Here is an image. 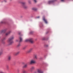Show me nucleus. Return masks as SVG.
<instances>
[{
  "mask_svg": "<svg viewBox=\"0 0 73 73\" xmlns=\"http://www.w3.org/2000/svg\"><path fill=\"white\" fill-rule=\"evenodd\" d=\"M16 41L17 42V41H19V40H16Z\"/></svg>",
  "mask_w": 73,
  "mask_h": 73,
  "instance_id": "obj_29",
  "label": "nucleus"
},
{
  "mask_svg": "<svg viewBox=\"0 0 73 73\" xmlns=\"http://www.w3.org/2000/svg\"><path fill=\"white\" fill-rule=\"evenodd\" d=\"M6 31H7L6 30H2V31H1V33H4Z\"/></svg>",
  "mask_w": 73,
  "mask_h": 73,
  "instance_id": "obj_12",
  "label": "nucleus"
},
{
  "mask_svg": "<svg viewBox=\"0 0 73 73\" xmlns=\"http://www.w3.org/2000/svg\"><path fill=\"white\" fill-rule=\"evenodd\" d=\"M34 0L35 3H36V2H37V1L36 0Z\"/></svg>",
  "mask_w": 73,
  "mask_h": 73,
  "instance_id": "obj_27",
  "label": "nucleus"
},
{
  "mask_svg": "<svg viewBox=\"0 0 73 73\" xmlns=\"http://www.w3.org/2000/svg\"><path fill=\"white\" fill-rule=\"evenodd\" d=\"M6 39V38H3V39H2V40H3V41H4V40H5Z\"/></svg>",
  "mask_w": 73,
  "mask_h": 73,
  "instance_id": "obj_22",
  "label": "nucleus"
},
{
  "mask_svg": "<svg viewBox=\"0 0 73 73\" xmlns=\"http://www.w3.org/2000/svg\"><path fill=\"white\" fill-rule=\"evenodd\" d=\"M28 66V65L27 64H25L23 66V68H26Z\"/></svg>",
  "mask_w": 73,
  "mask_h": 73,
  "instance_id": "obj_7",
  "label": "nucleus"
},
{
  "mask_svg": "<svg viewBox=\"0 0 73 73\" xmlns=\"http://www.w3.org/2000/svg\"><path fill=\"white\" fill-rule=\"evenodd\" d=\"M6 68L7 70L9 69V66L7 65L6 66Z\"/></svg>",
  "mask_w": 73,
  "mask_h": 73,
  "instance_id": "obj_15",
  "label": "nucleus"
},
{
  "mask_svg": "<svg viewBox=\"0 0 73 73\" xmlns=\"http://www.w3.org/2000/svg\"><path fill=\"white\" fill-rule=\"evenodd\" d=\"M25 41H29V42H31V44H33V43H34V41H33V39L32 38L27 39L25 40Z\"/></svg>",
  "mask_w": 73,
  "mask_h": 73,
  "instance_id": "obj_2",
  "label": "nucleus"
},
{
  "mask_svg": "<svg viewBox=\"0 0 73 73\" xmlns=\"http://www.w3.org/2000/svg\"><path fill=\"white\" fill-rule=\"evenodd\" d=\"M19 53H20V52H17L15 54V55H17V54H19Z\"/></svg>",
  "mask_w": 73,
  "mask_h": 73,
  "instance_id": "obj_18",
  "label": "nucleus"
},
{
  "mask_svg": "<svg viewBox=\"0 0 73 73\" xmlns=\"http://www.w3.org/2000/svg\"><path fill=\"white\" fill-rule=\"evenodd\" d=\"M5 1V2H6V1Z\"/></svg>",
  "mask_w": 73,
  "mask_h": 73,
  "instance_id": "obj_33",
  "label": "nucleus"
},
{
  "mask_svg": "<svg viewBox=\"0 0 73 73\" xmlns=\"http://www.w3.org/2000/svg\"><path fill=\"white\" fill-rule=\"evenodd\" d=\"M66 0H61V1H65Z\"/></svg>",
  "mask_w": 73,
  "mask_h": 73,
  "instance_id": "obj_24",
  "label": "nucleus"
},
{
  "mask_svg": "<svg viewBox=\"0 0 73 73\" xmlns=\"http://www.w3.org/2000/svg\"><path fill=\"white\" fill-rule=\"evenodd\" d=\"M43 21H44L45 22V23L46 24H47L48 23V22L47 21V20H46V19H45L44 17H43Z\"/></svg>",
  "mask_w": 73,
  "mask_h": 73,
  "instance_id": "obj_5",
  "label": "nucleus"
},
{
  "mask_svg": "<svg viewBox=\"0 0 73 73\" xmlns=\"http://www.w3.org/2000/svg\"><path fill=\"white\" fill-rule=\"evenodd\" d=\"M48 46L47 45V46Z\"/></svg>",
  "mask_w": 73,
  "mask_h": 73,
  "instance_id": "obj_34",
  "label": "nucleus"
},
{
  "mask_svg": "<svg viewBox=\"0 0 73 73\" xmlns=\"http://www.w3.org/2000/svg\"><path fill=\"white\" fill-rule=\"evenodd\" d=\"M32 10L34 11H36L37 10V9L35 8H32Z\"/></svg>",
  "mask_w": 73,
  "mask_h": 73,
  "instance_id": "obj_16",
  "label": "nucleus"
},
{
  "mask_svg": "<svg viewBox=\"0 0 73 73\" xmlns=\"http://www.w3.org/2000/svg\"><path fill=\"white\" fill-rule=\"evenodd\" d=\"M56 0H54V1H48V3L49 4H51V3H52L53 2V1H56Z\"/></svg>",
  "mask_w": 73,
  "mask_h": 73,
  "instance_id": "obj_8",
  "label": "nucleus"
},
{
  "mask_svg": "<svg viewBox=\"0 0 73 73\" xmlns=\"http://www.w3.org/2000/svg\"><path fill=\"white\" fill-rule=\"evenodd\" d=\"M19 40H20L19 42H22V41H23V38H22L21 37H20Z\"/></svg>",
  "mask_w": 73,
  "mask_h": 73,
  "instance_id": "obj_10",
  "label": "nucleus"
},
{
  "mask_svg": "<svg viewBox=\"0 0 73 73\" xmlns=\"http://www.w3.org/2000/svg\"><path fill=\"white\" fill-rule=\"evenodd\" d=\"M23 73H26V71L24 70L23 71Z\"/></svg>",
  "mask_w": 73,
  "mask_h": 73,
  "instance_id": "obj_20",
  "label": "nucleus"
},
{
  "mask_svg": "<svg viewBox=\"0 0 73 73\" xmlns=\"http://www.w3.org/2000/svg\"><path fill=\"white\" fill-rule=\"evenodd\" d=\"M21 45L19 43L18 45L17 46L18 47H19Z\"/></svg>",
  "mask_w": 73,
  "mask_h": 73,
  "instance_id": "obj_23",
  "label": "nucleus"
},
{
  "mask_svg": "<svg viewBox=\"0 0 73 73\" xmlns=\"http://www.w3.org/2000/svg\"><path fill=\"white\" fill-rule=\"evenodd\" d=\"M14 39V36H12L9 38L8 40V42L9 45H12L13 43V40Z\"/></svg>",
  "mask_w": 73,
  "mask_h": 73,
  "instance_id": "obj_1",
  "label": "nucleus"
},
{
  "mask_svg": "<svg viewBox=\"0 0 73 73\" xmlns=\"http://www.w3.org/2000/svg\"><path fill=\"white\" fill-rule=\"evenodd\" d=\"M11 56H9L8 57V60H9V61H10V60H11Z\"/></svg>",
  "mask_w": 73,
  "mask_h": 73,
  "instance_id": "obj_13",
  "label": "nucleus"
},
{
  "mask_svg": "<svg viewBox=\"0 0 73 73\" xmlns=\"http://www.w3.org/2000/svg\"><path fill=\"white\" fill-rule=\"evenodd\" d=\"M3 51H0V55H1L2 54Z\"/></svg>",
  "mask_w": 73,
  "mask_h": 73,
  "instance_id": "obj_21",
  "label": "nucleus"
},
{
  "mask_svg": "<svg viewBox=\"0 0 73 73\" xmlns=\"http://www.w3.org/2000/svg\"><path fill=\"white\" fill-rule=\"evenodd\" d=\"M38 72L39 73H43L41 71L40 69H38Z\"/></svg>",
  "mask_w": 73,
  "mask_h": 73,
  "instance_id": "obj_9",
  "label": "nucleus"
},
{
  "mask_svg": "<svg viewBox=\"0 0 73 73\" xmlns=\"http://www.w3.org/2000/svg\"><path fill=\"white\" fill-rule=\"evenodd\" d=\"M36 63V61L33 60H31L30 62V64L31 65H32V64H35Z\"/></svg>",
  "mask_w": 73,
  "mask_h": 73,
  "instance_id": "obj_3",
  "label": "nucleus"
},
{
  "mask_svg": "<svg viewBox=\"0 0 73 73\" xmlns=\"http://www.w3.org/2000/svg\"><path fill=\"white\" fill-rule=\"evenodd\" d=\"M2 43L3 44H5V42L4 40H2Z\"/></svg>",
  "mask_w": 73,
  "mask_h": 73,
  "instance_id": "obj_14",
  "label": "nucleus"
},
{
  "mask_svg": "<svg viewBox=\"0 0 73 73\" xmlns=\"http://www.w3.org/2000/svg\"><path fill=\"white\" fill-rule=\"evenodd\" d=\"M19 35H21V32H19Z\"/></svg>",
  "mask_w": 73,
  "mask_h": 73,
  "instance_id": "obj_28",
  "label": "nucleus"
},
{
  "mask_svg": "<svg viewBox=\"0 0 73 73\" xmlns=\"http://www.w3.org/2000/svg\"><path fill=\"white\" fill-rule=\"evenodd\" d=\"M37 18H40V17H38Z\"/></svg>",
  "mask_w": 73,
  "mask_h": 73,
  "instance_id": "obj_30",
  "label": "nucleus"
},
{
  "mask_svg": "<svg viewBox=\"0 0 73 73\" xmlns=\"http://www.w3.org/2000/svg\"><path fill=\"white\" fill-rule=\"evenodd\" d=\"M1 24H3V23H4V22H3V21H1Z\"/></svg>",
  "mask_w": 73,
  "mask_h": 73,
  "instance_id": "obj_26",
  "label": "nucleus"
},
{
  "mask_svg": "<svg viewBox=\"0 0 73 73\" xmlns=\"http://www.w3.org/2000/svg\"><path fill=\"white\" fill-rule=\"evenodd\" d=\"M22 3L23 5V7H24V8L26 9L27 8V7L25 5V2H22Z\"/></svg>",
  "mask_w": 73,
  "mask_h": 73,
  "instance_id": "obj_4",
  "label": "nucleus"
},
{
  "mask_svg": "<svg viewBox=\"0 0 73 73\" xmlns=\"http://www.w3.org/2000/svg\"><path fill=\"white\" fill-rule=\"evenodd\" d=\"M11 31H10L9 32H7V33H6L5 35V36H8V35H9V34H10V33H11Z\"/></svg>",
  "mask_w": 73,
  "mask_h": 73,
  "instance_id": "obj_6",
  "label": "nucleus"
},
{
  "mask_svg": "<svg viewBox=\"0 0 73 73\" xmlns=\"http://www.w3.org/2000/svg\"><path fill=\"white\" fill-rule=\"evenodd\" d=\"M32 50H33V49L32 48L30 49L29 51H28V52L30 53V52H31L32 51Z\"/></svg>",
  "mask_w": 73,
  "mask_h": 73,
  "instance_id": "obj_11",
  "label": "nucleus"
},
{
  "mask_svg": "<svg viewBox=\"0 0 73 73\" xmlns=\"http://www.w3.org/2000/svg\"><path fill=\"white\" fill-rule=\"evenodd\" d=\"M18 72H19V70H18Z\"/></svg>",
  "mask_w": 73,
  "mask_h": 73,
  "instance_id": "obj_32",
  "label": "nucleus"
},
{
  "mask_svg": "<svg viewBox=\"0 0 73 73\" xmlns=\"http://www.w3.org/2000/svg\"><path fill=\"white\" fill-rule=\"evenodd\" d=\"M42 40H45V38H44V39H43Z\"/></svg>",
  "mask_w": 73,
  "mask_h": 73,
  "instance_id": "obj_31",
  "label": "nucleus"
},
{
  "mask_svg": "<svg viewBox=\"0 0 73 73\" xmlns=\"http://www.w3.org/2000/svg\"><path fill=\"white\" fill-rule=\"evenodd\" d=\"M31 69V70H33V69H35V67L33 66L32 67Z\"/></svg>",
  "mask_w": 73,
  "mask_h": 73,
  "instance_id": "obj_17",
  "label": "nucleus"
},
{
  "mask_svg": "<svg viewBox=\"0 0 73 73\" xmlns=\"http://www.w3.org/2000/svg\"><path fill=\"white\" fill-rule=\"evenodd\" d=\"M25 48H26V47H24L23 48V49H25Z\"/></svg>",
  "mask_w": 73,
  "mask_h": 73,
  "instance_id": "obj_25",
  "label": "nucleus"
},
{
  "mask_svg": "<svg viewBox=\"0 0 73 73\" xmlns=\"http://www.w3.org/2000/svg\"><path fill=\"white\" fill-rule=\"evenodd\" d=\"M35 58L36 59H37V55H35Z\"/></svg>",
  "mask_w": 73,
  "mask_h": 73,
  "instance_id": "obj_19",
  "label": "nucleus"
}]
</instances>
